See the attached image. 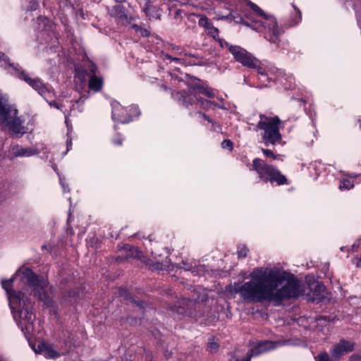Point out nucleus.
<instances>
[{
  "instance_id": "obj_1",
  "label": "nucleus",
  "mask_w": 361,
  "mask_h": 361,
  "mask_svg": "<svg viewBox=\"0 0 361 361\" xmlns=\"http://www.w3.org/2000/svg\"><path fill=\"white\" fill-rule=\"evenodd\" d=\"M247 281L235 282L226 287V292L239 294L249 302H274L298 298L303 293L301 283L293 274L274 267H257L249 274Z\"/></svg>"
},
{
  "instance_id": "obj_2",
  "label": "nucleus",
  "mask_w": 361,
  "mask_h": 361,
  "mask_svg": "<svg viewBox=\"0 0 361 361\" xmlns=\"http://www.w3.org/2000/svg\"><path fill=\"white\" fill-rule=\"evenodd\" d=\"M17 276H20V281L27 286V290H30L34 295L37 297L45 305H49L51 302L45 290L48 282L44 277L39 278L28 268H25L23 271L18 270L13 277L1 281L2 287L8 295L13 318L24 335L28 337L34 334L35 315L33 312L32 302L25 296V293L22 290L16 292L11 289L12 283Z\"/></svg>"
},
{
  "instance_id": "obj_3",
  "label": "nucleus",
  "mask_w": 361,
  "mask_h": 361,
  "mask_svg": "<svg viewBox=\"0 0 361 361\" xmlns=\"http://www.w3.org/2000/svg\"><path fill=\"white\" fill-rule=\"evenodd\" d=\"M245 1L252 10V13L246 12L243 17L231 11L228 16H222L220 19L233 20L236 23H242L250 27L258 32H263L267 40L279 47L280 36L283 33V30L279 27L276 18L271 15L266 13L252 1L249 0H245Z\"/></svg>"
},
{
  "instance_id": "obj_4",
  "label": "nucleus",
  "mask_w": 361,
  "mask_h": 361,
  "mask_svg": "<svg viewBox=\"0 0 361 361\" xmlns=\"http://www.w3.org/2000/svg\"><path fill=\"white\" fill-rule=\"evenodd\" d=\"M0 66L4 68L8 73L15 75L20 80H24L45 100L54 97V90L51 87L44 83L39 78H31L18 64L15 65L11 63L9 58L1 52H0Z\"/></svg>"
},
{
  "instance_id": "obj_5",
  "label": "nucleus",
  "mask_w": 361,
  "mask_h": 361,
  "mask_svg": "<svg viewBox=\"0 0 361 361\" xmlns=\"http://www.w3.org/2000/svg\"><path fill=\"white\" fill-rule=\"evenodd\" d=\"M255 130H261V137L266 146L269 145H275L280 143L282 135L280 133L279 126L281 123L279 116H267L264 114H259Z\"/></svg>"
},
{
  "instance_id": "obj_6",
  "label": "nucleus",
  "mask_w": 361,
  "mask_h": 361,
  "mask_svg": "<svg viewBox=\"0 0 361 361\" xmlns=\"http://www.w3.org/2000/svg\"><path fill=\"white\" fill-rule=\"evenodd\" d=\"M218 40L220 46L222 48L227 49L237 62L245 67H255L256 58L244 48L231 44L224 39H219Z\"/></svg>"
},
{
  "instance_id": "obj_7",
  "label": "nucleus",
  "mask_w": 361,
  "mask_h": 361,
  "mask_svg": "<svg viewBox=\"0 0 361 361\" xmlns=\"http://www.w3.org/2000/svg\"><path fill=\"white\" fill-rule=\"evenodd\" d=\"M250 169L256 171L260 178H266L267 180H287L285 176L275 167L258 158L252 161Z\"/></svg>"
},
{
  "instance_id": "obj_8",
  "label": "nucleus",
  "mask_w": 361,
  "mask_h": 361,
  "mask_svg": "<svg viewBox=\"0 0 361 361\" xmlns=\"http://www.w3.org/2000/svg\"><path fill=\"white\" fill-rule=\"evenodd\" d=\"M200 94H204L209 98H213L215 97L214 90L201 85H194L190 88L189 93L183 91L178 92L173 94V97L179 101L184 106L188 107V103L186 99H192V97H196V95L200 96Z\"/></svg>"
},
{
  "instance_id": "obj_9",
  "label": "nucleus",
  "mask_w": 361,
  "mask_h": 361,
  "mask_svg": "<svg viewBox=\"0 0 361 361\" xmlns=\"http://www.w3.org/2000/svg\"><path fill=\"white\" fill-rule=\"evenodd\" d=\"M16 116H18V110L8 103L7 97L0 92V126L6 128V125H8Z\"/></svg>"
},
{
  "instance_id": "obj_10",
  "label": "nucleus",
  "mask_w": 361,
  "mask_h": 361,
  "mask_svg": "<svg viewBox=\"0 0 361 361\" xmlns=\"http://www.w3.org/2000/svg\"><path fill=\"white\" fill-rule=\"evenodd\" d=\"M354 349V343L341 339L338 343L334 345L330 350V354L332 360L335 361L339 360L344 355L353 351Z\"/></svg>"
},
{
  "instance_id": "obj_11",
  "label": "nucleus",
  "mask_w": 361,
  "mask_h": 361,
  "mask_svg": "<svg viewBox=\"0 0 361 361\" xmlns=\"http://www.w3.org/2000/svg\"><path fill=\"white\" fill-rule=\"evenodd\" d=\"M279 345V343L271 341H262L250 345V349L247 351L252 357L267 353L276 348Z\"/></svg>"
},
{
  "instance_id": "obj_12",
  "label": "nucleus",
  "mask_w": 361,
  "mask_h": 361,
  "mask_svg": "<svg viewBox=\"0 0 361 361\" xmlns=\"http://www.w3.org/2000/svg\"><path fill=\"white\" fill-rule=\"evenodd\" d=\"M111 118L114 122L128 123L131 121V115H128V109L123 107L118 102H111Z\"/></svg>"
},
{
  "instance_id": "obj_13",
  "label": "nucleus",
  "mask_w": 361,
  "mask_h": 361,
  "mask_svg": "<svg viewBox=\"0 0 361 361\" xmlns=\"http://www.w3.org/2000/svg\"><path fill=\"white\" fill-rule=\"evenodd\" d=\"M165 57L173 61H176L182 65H190V66H204L206 61L202 57H200L197 54H190V58L185 56L173 57L169 54H166Z\"/></svg>"
},
{
  "instance_id": "obj_14",
  "label": "nucleus",
  "mask_w": 361,
  "mask_h": 361,
  "mask_svg": "<svg viewBox=\"0 0 361 361\" xmlns=\"http://www.w3.org/2000/svg\"><path fill=\"white\" fill-rule=\"evenodd\" d=\"M110 16L116 18L118 23L121 25H128L130 23L126 10L122 5L117 4L109 8Z\"/></svg>"
},
{
  "instance_id": "obj_15",
  "label": "nucleus",
  "mask_w": 361,
  "mask_h": 361,
  "mask_svg": "<svg viewBox=\"0 0 361 361\" xmlns=\"http://www.w3.org/2000/svg\"><path fill=\"white\" fill-rule=\"evenodd\" d=\"M250 68H255L257 70V73L260 75L259 80L262 82L266 80H278V75L274 76V78L271 75H275L276 73H279V75L281 74V71L276 68H271L268 71H266L262 66H259V61L256 59L255 67H249Z\"/></svg>"
},
{
  "instance_id": "obj_16",
  "label": "nucleus",
  "mask_w": 361,
  "mask_h": 361,
  "mask_svg": "<svg viewBox=\"0 0 361 361\" xmlns=\"http://www.w3.org/2000/svg\"><path fill=\"white\" fill-rule=\"evenodd\" d=\"M34 351L37 354H42L46 358L56 359L61 354L53 348V347L44 342L39 343L37 347H32Z\"/></svg>"
},
{
  "instance_id": "obj_17",
  "label": "nucleus",
  "mask_w": 361,
  "mask_h": 361,
  "mask_svg": "<svg viewBox=\"0 0 361 361\" xmlns=\"http://www.w3.org/2000/svg\"><path fill=\"white\" fill-rule=\"evenodd\" d=\"M13 137H20L25 133V129L23 126V121L18 116L12 119L11 122L6 125Z\"/></svg>"
},
{
  "instance_id": "obj_18",
  "label": "nucleus",
  "mask_w": 361,
  "mask_h": 361,
  "mask_svg": "<svg viewBox=\"0 0 361 361\" xmlns=\"http://www.w3.org/2000/svg\"><path fill=\"white\" fill-rule=\"evenodd\" d=\"M11 152V158H17L30 157L39 154V151L37 148L34 147H23L20 145H16L12 148Z\"/></svg>"
},
{
  "instance_id": "obj_19",
  "label": "nucleus",
  "mask_w": 361,
  "mask_h": 361,
  "mask_svg": "<svg viewBox=\"0 0 361 361\" xmlns=\"http://www.w3.org/2000/svg\"><path fill=\"white\" fill-rule=\"evenodd\" d=\"M188 103V106L195 105L196 106H199L200 107H202L204 109H212L213 106H217L219 109H226L223 105H217L213 102H211L207 99H203L200 96L196 95V97H192V99H186Z\"/></svg>"
},
{
  "instance_id": "obj_20",
  "label": "nucleus",
  "mask_w": 361,
  "mask_h": 361,
  "mask_svg": "<svg viewBox=\"0 0 361 361\" xmlns=\"http://www.w3.org/2000/svg\"><path fill=\"white\" fill-rule=\"evenodd\" d=\"M96 66H92L91 71L93 74L90 76L89 80V88L94 91V92H97L100 91L103 86V80L101 77H98L95 75Z\"/></svg>"
},
{
  "instance_id": "obj_21",
  "label": "nucleus",
  "mask_w": 361,
  "mask_h": 361,
  "mask_svg": "<svg viewBox=\"0 0 361 361\" xmlns=\"http://www.w3.org/2000/svg\"><path fill=\"white\" fill-rule=\"evenodd\" d=\"M143 11L145 13L146 16L149 17V20L158 19L160 17V13L157 7L152 5L149 1L145 3L143 7Z\"/></svg>"
},
{
  "instance_id": "obj_22",
  "label": "nucleus",
  "mask_w": 361,
  "mask_h": 361,
  "mask_svg": "<svg viewBox=\"0 0 361 361\" xmlns=\"http://www.w3.org/2000/svg\"><path fill=\"white\" fill-rule=\"evenodd\" d=\"M124 251L126 252V257L140 258L142 252L136 247L127 245L124 247Z\"/></svg>"
},
{
  "instance_id": "obj_23",
  "label": "nucleus",
  "mask_w": 361,
  "mask_h": 361,
  "mask_svg": "<svg viewBox=\"0 0 361 361\" xmlns=\"http://www.w3.org/2000/svg\"><path fill=\"white\" fill-rule=\"evenodd\" d=\"M171 50L174 54H177L180 56H185L190 58V54H193L192 53L188 52L185 51L183 48L178 47V46H171Z\"/></svg>"
},
{
  "instance_id": "obj_24",
  "label": "nucleus",
  "mask_w": 361,
  "mask_h": 361,
  "mask_svg": "<svg viewBox=\"0 0 361 361\" xmlns=\"http://www.w3.org/2000/svg\"><path fill=\"white\" fill-rule=\"evenodd\" d=\"M316 361H335L332 360V357H329L326 351L319 353L315 357Z\"/></svg>"
},
{
  "instance_id": "obj_25",
  "label": "nucleus",
  "mask_w": 361,
  "mask_h": 361,
  "mask_svg": "<svg viewBox=\"0 0 361 361\" xmlns=\"http://www.w3.org/2000/svg\"><path fill=\"white\" fill-rule=\"evenodd\" d=\"M128 115H131V121H133L134 117H137L140 114V111L137 106L133 105L130 106L129 109H128Z\"/></svg>"
},
{
  "instance_id": "obj_26",
  "label": "nucleus",
  "mask_w": 361,
  "mask_h": 361,
  "mask_svg": "<svg viewBox=\"0 0 361 361\" xmlns=\"http://www.w3.org/2000/svg\"><path fill=\"white\" fill-rule=\"evenodd\" d=\"M198 24L200 26H202L207 30L210 28V27L212 25L209 22V19L206 16H202L200 18Z\"/></svg>"
},
{
  "instance_id": "obj_27",
  "label": "nucleus",
  "mask_w": 361,
  "mask_h": 361,
  "mask_svg": "<svg viewBox=\"0 0 361 361\" xmlns=\"http://www.w3.org/2000/svg\"><path fill=\"white\" fill-rule=\"evenodd\" d=\"M341 177L340 178V180H348L350 178L355 179L359 178L360 175L355 173H346L344 172H341Z\"/></svg>"
},
{
  "instance_id": "obj_28",
  "label": "nucleus",
  "mask_w": 361,
  "mask_h": 361,
  "mask_svg": "<svg viewBox=\"0 0 361 361\" xmlns=\"http://www.w3.org/2000/svg\"><path fill=\"white\" fill-rule=\"evenodd\" d=\"M354 187L353 182H340L338 188L341 191L348 190Z\"/></svg>"
},
{
  "instance_id": "obj_29",
  "label": "nucleus",
  "mask_w": 361,
  "mask_h": 361,
  "mask_svg": "<svg viewBox=\"0 0 361 361\" xmlns=\"http://www.w3.org/2000/svg\"><path fill=\"white\" fill-rule=\"evenodd\" d=\"M248 249L245 245H240L238 247V256L239 258L245 257L247 255Z\"/></svg>"
},
{
  "instance_id": "obj_30",
  "label": "nucleus",
  "mask_w": 361,
  "mask_h": 361,
  "mask_svg": "<svg viewBox=\"0 0 361 361\" xmlns=\"http://www.w3.org/2000/svg\"><path fill=\"white\" fill-rule=\"evenodd\" d=\"M208 349L212 353L216 352L219 349V344L213 338L210 339L208 342Z\"/></svg>"
},
{
  "instance_id": "obj_31",
  "label": "nucleus",
  "mask_w": 361,
  "mask_h": 361,
  "mask_svg": "<svg viewBox=\"0 0 361 361\" xmlns=\"http://www.w3.org/2000/svg\"><path fill=\"white\" fill-rule=\"evenodd\" d=\"M252 357L248 353H246V355L240 358L236 357L235 355H233L231 358V361H250Z\"/></svg>"
},
{
  "instance_id": "obj_32",
  "label": "nucleus",
  "mask_w": 361,
  "mask_h": 361,
  "mask_svg": "<svg viewBox=\"0 0 361 361\" xmlns=\"http://www.w3.org/2000/svg\"><path fill=\"white\" fill-rule=\"evenodd\" d=\"M221 147L223 149H227L231 151L233 148V142L230 140H224L221 142Z\"/></svg>"
},
{
  "instance_id": "obj_33",
  "label": "nucleus",
  "mask_w": 361,
  "mask_h": 361,
  "mask_svg": "<svg viewBox=\"0 0 361 361\" xmlns=\"http://www.w3.org/2000/svg\"><path fill=\"white\" fill-rule=\"evenodd\" d=\"M55 95L54 94V97L51 99H49L48 100H46L47 102L52 107H54L57 109H61L62 106H59L57 102L54 100Z\"/></svg>"
},
{
  "instance_id": "obj_34",
  "label": "nucleus",
  "mask_w": 361,
  "mask_h": 361,
  "mask_svg": "<svg viewBox=\"0 0 361 361\" xmlns=\"http://www.w3.org/2000/svg\"><path fill=\"white\" fill-rule=\"evenodd\" d=\"M133 28L135 29L136 31H139L142 36L143 37H147L149 35V32L146 29L139 28L138 25H133Z\"/></svg>"
},
{
  "instance_id": "obj_35",
  "label": "nucleus",
  "mask_w": 361,
  "mask_h": 361,
  "mask_svg": "<svg viewBox=\"0 0 361 361\" xmlns=\"http://www.w3.org/2000/svg\"><path fill=\"white\" fill-rule=\"evenodd\" d=\"M262 151L265 157L276 159V156L274 155L271 150L268 149H262Z\"/></svg>"
},
{
  "instance_id": "obj_36",
  "label": "nucleus",
  "mask_w": 361,
  "mask_h": 361,
  "mask_svg": "<svg viewBox=\"0 0 361 361\" xmlns=\"http://www.w3.org/2000/svg\"><path fill=\"white\" fill-rule=\"evenodd\" d=\"M209 34L212 35L214 38H216V35H218L219 34V30L216 27H214V26H211L210 28L208 30Z\"/></svg>"
},
{
  "instance_id": "obj_37",
  "label": "nucleus",
  "mask_w": 361,
  "mask_h": 361,
  "mask_svg": "<svg viewBox=\"0 0 361 361\" xmlns=\"http://www.w3.org/2000/svg\"><path fill=\"white\" fill-rule=\"evenodd\" d=\"M66 151L63 153V155H65L71 148H72V140L71 138H68L67 140H66Z\"/></svg>"
},
{
  "instance_id": "obj_38",
  "label": "nucleus",
  "mask_w": 361,
  "mask_h": 361,
  "mask_svg": "<svg viewBox=\"0 0 361 361\" xmlns=\"http://www.w3.org/2000/svg\"><path fill=\"white\" fill-rule=\"evenodd\" d=\"M296 13H297V18H295V20H294V24H297L298 23L300 20H301V13L299 10L296 11Z\"/></svg>"
},
{
  "instance_id": "obj_39",
  "label": "nucleus",
  "mask_w": 361,
  "mask_h": 361,
  "mask_svg": "<svg viewBox=\"0 0 361 361\" xmlns=\"http://www.w3.org/2000/svg\"><path fill=\"white\" fill-rule=\"evenodd\" d=\"M356 17L357 20V25L361 29V13L356 11Z\"/></svg>"
},
{
  "instance_id": "obj_40",
  "label": "nucleus",
  "mask_w": 361,
  "mask_h": 361,
  "mask_svg": "<svg viewBox=\"0 0 361 361\" xmlns=\"http://www.w3.org/2000/svg\"><path fill=\"white\" fill-rule=\"evenodd\" d=\"M112 141H113L114 145H122V140L120 137L114 138Z\"/></svg>"
},
{
  "instance_id": "obj_41",
  "label": "nucleus",
  "mask_w": 361,
  "mask_h": 361,
  "mask_svg": "<svg viewBox=\"0 0 361 361\" xmlns=\"http://www.w3.org/2000/svg\"><path fill=\"white\" fill-rule=\"evenodd\" d=\"M197 114L200 116V117H202L204 118L205 120L208 121L209 122H212V120L209 118V116H207L206 114H201L200 112H197Z\"/></svg>"
},
{
  "instance_id": "obj_42",
  "label": "nucleus",
  "mask_w": 361,
  "mask_h": 361,
  "mask_svg": "<svg viewBox=\"0 0 361 361\" xmlns=\"http://www.w3.org/2000/svg\"><path fill=\"white\" fill-rule=\"evenodd\" d=\"M61 185H62V188H63L64 192L66 191V189L68 191L69 190L68 185V184L66 183V182H62Z\"/></svg>"
},
{
  "instance_id": "obj_43",
  "label": "nucleus",
  "mask_w": 361,
  "mask_h": 361,
  "mask_svg": "<svg viewBox=\"0 0 361 361\" xmlns=\"http://www.w3.org/2000/svg\"><path fill=\"white\" fill-rule=\"evenodd\" d=\"M323 288H324V286L322 284L319 283H317V284L315 285V290H320V289H322Z\"/></svg>"
},
{
  "instance_id": "obj_44",
  "label": "nucleus",
  "mask_w": 361,
  "mask_h": 361,
  "mask_svg": "<svg viewBox=\"0 0 361 361\" xmlns=\"http://www.w3.org/2000/svg\"><path fill=\"white\" fill-rule=\"evenodd\" d=\"M352 358H353L355 361H361V356H359V355H353V356H352Z\"/></svg>"
},
{
  "instance_id": "obj_45",
  "label": "nucleus",
  "mask_w": 361,
  "mask_h": 361,
  "mask_svg": "<svg viewBox=\"0 0 361 361\" xmlns=\"http://www.w3.org/2000/svg\"><path fill=\"white\" fill-rule=\"evenodd\" d=\"M65 117H66L65 123H66L68 128L69 129V128H70V121H69L67 115H66Z\"/></svg>"
},
{
  "instance_id": "obj_46",
  "label": "nucleus",
  "mask_w": 361,
  "mask_h": 361,
  "mask_svg": "<svg viewBox=\"0 0 361 361\" xmlns=\"http://www.w3.org/2000/svg\"><path fill=\"white\" fill-rule=\"evenodd\" d=\"M43 159H48V152H47V151H45V152H44V157H43Z\"/></svg>"
},
{
  "instance_id": "obj_47",
  "label": "nucleus",
  "mask_w": 361,
  "mask_h": 361,
  "mask_svg": "<svg viewBox=\"0 0 361 361\" xmlns=\"http://www.w3.org/2000/svg\"><path fill=\"white\" fill-rule=\"evenodd\" d=\"M135 303L137 305V306H140V307H142V302H136L135 301Z\"/></svg>"
},
{
  "instance_id": "obj_48",
  "label": "nucleus",
  "mask_w": 361,
  "mask_h": 361,
  "mask_svg": "<svg viewBox=\"0 0 361 361\" xmlns=\"http://www.w3.org/2000/svg\"><path fill=\"white\" fill-rule=\"evenodd\" d=\"M164 355L167 359H169L171 357V353H168L167 352H166Z\"/></svg>"
},
{
  "instance_id": "obj_49",
  "label": "nucleus",
  "mask_w": 361,
  "mask_h": 361,
  "mask_svg": "<svg viewBox=\"0 0 361 361\" xmlns=\"http://www.w3.org/2000/svg\"><path fill=\"white\" fill-rule=\"evenodd\" d=\"M39 20H42V21H48V19H47V18H42V17H40V18H39Z\"/></svg>"
},
{
  "instance_id": "obj_50",
  "label": "nucleus",
  "mask_w": 361,
  "mask_h": 361,
  "mask_svg": "<svg viewBox=\"0 0 361 361\" xmlns=\"http://www.w3.org/2000/svg\"><path fill=\"white\" fill-rule=\"evenodd\" d=\"M286 182H282V181H280V182H277V185H282L283 183H285Z\"/></svg>"
},
{
  "instance_id": "obj_51",
  "label": "nucleus",
  "mask_w": 361,
  "mask_h": 361,
  "mask_svg": "<svg viewBox=\"0 0 361 361\" xmlns=\"http://www.w3.org/2000/svg\"><path fill=\"white\" fill-rule=\"evenodd\" d=\"M80 101H81L82 102H84V99H83V100H82V97H80V99L79 100H77V101H76V103H79Z\"/></svg>"
},
{
  "instance_id": "obj_52",
  "label": "nucleus",
  "mask_w": 361,
  "mask_h": 361,
  "mask_svg": "<svg viewBox=\"0 0 361 361\" xmlns=\"http://www.w3.org/2000/svg\"><path fill=\"white\" fill-rule=\"evenodd\" d=\"M359 123H360V128H361V119L359 120Z\"/></svg>"
}]
</instances>
